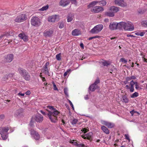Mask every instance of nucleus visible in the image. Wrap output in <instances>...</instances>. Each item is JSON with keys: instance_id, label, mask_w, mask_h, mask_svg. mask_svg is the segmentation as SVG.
I'll use <instances>...</instances> for the list:
<instances>
[{"instance_id": "nucleus-35", "label": "nucleus", "mask_w": 147, "mask_h": 147, "mask_svg": "<svg viewBox=\"0 0 147 147\" xmlns=\"http://www.w3.org/2000/svg\"><path fill=\"white\" fill-rule=\"evenodd\" d=\"M76 141V140H70V143H71L73 145H74L77 146V145H78V143H77V141Z\"/></svg>"}, {"instance_id": "nucleus-44", "label": "nucleus", "mask_w": 147, "mask_h": 147, "mask_svg": "<svg viewBox=\"0 0 147 147\" xmlns=\"http://www.w3.org/2000/svg\"><path fill=\"white\" fill-rule=\"evenodd\" d=\"M131 87H134V85H135L136 82H134L133 80L131 81L130 82Z\"/></svg>"}, {"instance_id": "nucleus-33", "label": "nucleus", "mask_w": 147, "mask_h": 147, "mask_svg": "<svg viewBox=\"0 0 147 147\" xmlns=\"http://www.w3.org/2000/svg\"><path fill=\"white\" fill-rule=\"evenodd\" d=\"M138 93L136 92H135L131 95V97L133 98L138 96Z\"/></svg>"}, {"instance_id": "nucleus-23", "label": "nucleus", "mask_w": 147, "mask_h": 147, "mask_svg": "<svg viewBox=\"0 0 147 147\" xmlns=\"http://www.w3.org/2000/svg\"><path fill=\"white\" fill-rule=\"evenodd\" d=\"M19 37L22 39L24 41L26 42L28 41V37L23 34H20L18 35Z\"/></svg>"}, {"instance_id": "nucleus-20", "label": "nucleus", "mask_w": 147, "mask_h": 147, "mask_svg": "<svg viewBox=\"0 0 147 147\" xmlns=\"http://www.w3.org/2000/svg\"><path fill=\"white\" fill-rule=\"evenodd\" d=\"M72 34L74 36H78L81 34V31L78 29H75L72 30Z\"/></svg>"}, {"instance_id": "nucleus-21", "label": "nucleus", "mask_w": 147, "mask_h": 147, "mask_svg": "<svg viewBox=\"0 0 147 147\" xmlns=\"http://www.w3.org/2000/svg\"><path fill=\"white\" fill-rule=\"evenodd\" d=\"M18 71L22 76H24L27 72L26 70L21 67H19L18 68Z\"/></svg>"}, {"instance_id": "nucleus-26", "label": "nucleus", "mask_w": 147, "mask_h": 147, "mask_svg": "<svg viewBox=\"0 0 147 147\" xmlns=\"http://www.w3.org/2000/svg\"><path fill=\"white\" fill-rule=\"evenodd\" d=\"M122 101L125 103H128L129 102V99L127 96L125 95H124L122 96Z\"/></svg>"}, {"instance_id": "nucleus-18", "label": "nucleus", "mask_w": 147, "mask_h": 147, "mask_svg": "<svg viewBox=\"0 0 147 147\" xmlns=\"http://www.w3.org/2000/svg\"><path fill=\"white\" fill-rule=\"evenodd\" d=\"M69 3V0H61L60 2V5L65 7Z\"/></svg>"}, {"instance_id": "nucleus-24", "label": "nucleus", "mask_w": 147, "mask_h": 147, "mask_svg": "<svg viewBox=\"0 0 147 147\" xmlns=\"http://www.w3.org/2000/svg\"><path fill=\"white\" fill-rule=\"evenodd\" d=\"M98 85H96L94 84H92L89 88V90L92 91H94L96 89L98 88Z\"/></svg>"}, {"instance_id": "nucleus-28", "label": "nucleus", "mask_w": 147, "mask_h": 147, "mask_svg": "<svg viewBox=\"0 0 147 147\" xmlns=\"http://www.w3.org/2000/svg\"><path fill=\"white\" fill-rule=\"evenodd\" d=\"M73 15L71 13L69 14L67 17V21L68 22H70L73 20Z\"/></svg>"}, {"instance_id": "nucleus-61", "label": "nucleus", "mask_w": 147, "mask_h": 147, "mask_svg": "<svg viewBox=\"0 0 147 147\" xmlns=\"http://www.w3.org/2000/svg\"><path fill=\"white\" fill-rule=\"evenodd\" d=\"M4 117V115H0V119H3Z\"/></svg>"}, {"instance_id": "nucleus-54", "label": "nucleus", "mask_w": 147, "mask_h": 147, "mask_svg": "<svg viewBox=\"0 0 147 147\" xmlns=\"http://www.w3.org/2000/svg\"><path fill=\"white\" fill-rule=\"evenodd\" d=\"M49 65V62H47L45 65L44 66V67H48Z\"/></svg>"}, {"instance_id": "nucleus-3", "label": "nucleus", "mask_w": 147, "mask_h": 147, "mask_svg": "<svg viewBox=\"0 0 147 147\" xmlns=\"http://www.w3.org/2000/svg\"><path fill=\"white\" fill-rule=\"evenodd\" d=\"M9 129L8 127H0V134L3 139L5 140L8 137V131Z\"/></svg>"}, {"instance_id": "nucleus-37", "label": "nucleus", "mask_w": 147, "mask_h": 147, "mask_svg": "<svg viewBox=\"0 0 147 147\" xmlns=\"http://www.w3.org/2000/svg\"><path fill=\"white\" fill-rule=\"evenodd\" d=\"M59 27L60 28H62L64 27V23L61 22L58 23Z\"/></svg>"}, {"instance_id": "nucleus-55", "label": "nucleus", "mask_w": 147, "mask_h": 147, "mask_svg": "<svg viewBox=\"0 0 147 147\" xmlns=\"http://www.w3.org/2000/svg\"><path fill=\"white\" fill-rule=\"evenodd\" d=\"M145 57V55H144L143 57H142V58L143 59V61L146 63H147V59L145 58L144 57Z\"/></svg>"}, {"instance_id": "nucleus-58", "label": "nucleus", "mask_w": 147, "mask_h": 147, "mask_svg": "<svg viewBox=\"0 0 147 147\" xmlns=\"http://www.w3.org/2000/svg\"><path fill=\"white\" fill-rule=\"evenodd\" d=\"M30 92L29 91H27L26 93L25 94L26 95H29L30 94Z\"/></svg>"}, {"instance_id": "nucleus-1", "label": "nucleus", "mask_w": 147, "mask_h": 147, "mask_svg": "<svg viewBox=\"0 0 147 147\" xmlns=\"http://www.w3.org/2000/svg\"><path fill=\"white\" fill-rule=\"evenodd\" d=\"M48 109H46L48 113L46 114L42 110L40 112L44 115L47 116L51 122L53 123L57 122L58 120L57 117L60 114V112L54 108L53 106H49L47 107Z\"/></svg>"}, {"instance_id": "nucleus-50", "label": "nucleus", "mask_w": 147, "mask_h": 147, "mask_svg": "<svg viewBox=\"0 0 147 147\" xmlns=\"http://www.w3.org/2000/svg\"><path fill=\"white\" fill-rule=\"evenodd\" d=\"M129 91L130 92H133L134 91V87H130V88H129Z\"/></svg>"}, {"instance_id": "nucleus-6", "label": "nucleus", "mask_w": 147, "mask_h": 147, "mask_svg": "<svg viewBox=\"0 0 147 147\" xmlns=\"http://www.w3.org/2000/svg\"><path fill=\"white\" fill-rule=\"evenodd\" d=\"M102 24H98L94 26L90 31V32L93 34H96L100 32L103 29Z\"/></svg>"}, {"instance_id": "nucleus-42", "label": "nucleus", "mask_w": 147, "mask_h": 147, "mask_svg": "<svg viewBox=\"0 0 147 147\" xmlns=\"http://www.w3.org/2000/svg\"><path fill=\"white\" fill-rule=\"evenodd\" d=\"M102 63L104 66H107L110 65V63L106 61H103L102 62Z\"/></svg>"}, {"instance_id": "nucleus-32", "label": "nucleus", "mask_w": 147, "mask_h": 147, "mask_svg": "<svg viewBox=\"0 0 147 147\" xmlns=\"http://www.w3.org/2000/svg\"><path fill=\"white\" fill-rule=\"evenodd\" d=\"M145 34V32H137L135 33V34L137 36H143Z\"/></svg>"}, {"instance_id": "nucleus-51", "label": "nucleus", "mask_w": 147, "mask_h": 147, "mask_svg": "<svg viewBox=\"0 0 147 147\" xmlns=\"http://www.w3.org/2000/svg\"><path fill=\"white\" fill-rule=\"evenodd\" d=\"M64 91L65 94V95L67 96L68 95V93H67V89L64 88Z\"/></svg>"}, {"instance_id": "nucleus-41", "label": "nucleus", "mask_w": 147, "mask_h": 147, "mask_svg": "<svg viewBox=\"0 0 147 147\" xmlns=\"http://www.w3.org/2000/svg\"><path fill=\"white\" fill-rule=\"evenodd\" d=\"M78 121L77 119H73L71 122L72 125H74L76 124Z\"/></svg>"}, {"instance_id": "nucleus-19", "label": "nucleus", "mask_w": 147, "mask_h": 147, "mask_svg": "<svg viewBox=\"0 0 147 147\" xmlns=\"http://www.w3.org/2000/svg\"><path fill=\"white\" fill-rule=\"evenodd\" d=\"M23 112V109L22 108H20L16 110L15 115L16 116L22 117L23 115L22 113Z\"/></svg>"}, {"instance_id": "nucleus-40", "label": "nucleus", "mask_w": 147, "mask_h": 147, "mask_svg": "<svg viewBox=\"0 0 147 147\" xmlns=\"http://www.w3.org/2000/svg\"><path fill=\"white\" fill-rule=\"evenodd\" d=\"M120 60L121 62H123L125 64L127 63V60H125L124 58H121Z\"/></svg>"}, {"instance_id": "nucleus-56", "label": "nucleus", "mask_w": 147, "mask_h": 147, "mask_svg": "<svg viewBox=\"0 0 147 147\" xmlns=\"http://www.w3.org/2000/svg\"><path fill=\"white\" fill-rule=\"evenodd\" d=\"M5 36V34H3L1 35V36H0V40H1V39L4 36Z\"/></svg>"}, {"instance_id": "nucleus-2", "label": "nucleus", "mask_w": 147, "mask_h": 147, "mask_svg": "<svg viewBox=\"0 0 147 147\" xmlns=\"http://www.w3.org/2000/svg\"><path fill=\"white\" fill-rule=\"evenodd\" d=\"M121 25V29L123 28L126 30L132 31L134 27L132 23L129 21L126 22H120Z\"/></svg>"}, {"instance_id": "nucleus-47", "label": "nucleus", "mask_w": 147, "mask_h": 147, "mask_svg": "<svg viewBox=\"0 0 147 147\" xmlns=\"http://www.w3.org/2000/svg\"><path fill=\"white\" fill-rule=\"evenodd\" d=\"M138 113L137 111H134V110H133L130 111V113L131 114L132 116L133 115L134 113Z\"/></svg>"}, {"instance_id": "nucleus-53", "label": "nucleus", "mask_w": 147, "mask_h": 147, "mask_svg": "<svg viewBox=\"0 0 147 147\" xmlns=\"http://www.w3.org/2000/svg\"><path fill=\"white\" fill-rule=\"evenodd\" d=\"M78 147H84L85 145L83 144H78V145L77 146Z\"/></svg>"}, {"instance_id": "nucleus-48", "label": "nucleus", "mask_w": 147, "mask_h": 147, "mask_svg": "<svg viewBox=\"0 0 147 147\" xmlns=\"http://www.w3.org/2000/svg\"><path fill=\"white\" fill-rule=\"evenodd\" d=\"M131 80L130 76L127 77L126 78V82H128L129 81H130Z\"/></svg>"}, {"instance_id": "nucleus-46", "label": "nucleus", "mask_w": 147, "mask_h": 147, "mask_svg": "<svg viewBox=\"0 0 147 147\" xmlns=\"http://www.w3.org/2000/svg\"><path fill=\"white\" fill-rule=\"evenodd\" d=\"M82 131H83L84 133H85L87 131H88V130L87 129H86V128H82V129L81 130Z\"/></svg>"}, {"instance_id": "nucleus-25", "label": "nucleus", "mask_w": 147, "mask_h": 147, "mask_svg": "<svg viewBox=\"0 0 147 147\" xmlns=\"http://www.w3.org/2000/svg\"><path fill=\"white\" fill-rule=\"evenodd\" d=\"M101 129L104 132L107 134H109V129L104 126H102L101 127Z\"/></svg>"}, {"instance_id": "nucleus-60", "label": "nucleus", "mask_w": 147, "mask_h": 147, "mask_svg": "<svg viewBox=\"0 0 147 147\" xmlns=\"http://www.w3.org/2000/svg\"><path fill=\"white\" fill-rule=\"evenodd\" d=\"M80 46L81 47V48H82V49H84V45H83V43H80Z\"/></svg>"}, {"instance_id": "nucleus-64", "label": "nucleus", "mask_w": 147, "mask_h": 147, "mask_svg": "<svg viewBox=\"0 0 147 147\" xmlns=\"http://www.w3.org/2000/svg\"><path fill=\"white\" fill-rule=\"evenodd\" d=\"M144 24L145 25V26L147 27V21H145V22H144Z\"/></svg>"}, {"instance_id": "nucleus-13", "label": "nucleus", "mask_w": 147, "mask_h": 147, "mask_svg": "<svg viewBox=\"0 0 147 147\" xmlns=\"http://www.w3.org/2000/svg\"><path fill=\"white\" fill-rule=\"evenodd\" d=\"M115 4L122 7H125L127 5V3L123 0H115Z\"/></svg>"}, {"instance_id": "nucleus-52", "label": "nucleus", "mask_w": 147, "mask_h": 147, "mask_svg": "<svg viewBox=\"0 0 147 147\" xmlns=\"http://www.w3.org/2000/svg\"><path fill=\"white\" fill-rule=\"evenodd\" d=\"M68 100V101H69V102L70 105H71V107H72V108L74 109V106L72 103V102H71V101L69 100Z\"/></svg>"}, {"instance_id": "nucleus-63", "label": "nucleus", "mask_w": 147, "mask_h": 147, "mask_svg": "<svg viewBox=\"0 0 147 147\" xmlns=\"http://www.w3.org/2000/svg\"><path fill=\"white\" fill-rule=\"evenodd\" d=\"M127 36L128 37H132L134 36L133 35L131 34H127Z\"/></svg>"}, {"instance_id": "nucleus-5", "label": "nucleus", "mask_w": 147, "mask_h": 147, "mask_svg": "<svg viewBox=\"0 0 147 147\" xmlns=\"http://www.w3.org/2000/svg\"><path fill=\"white\" fill-rule=\"evenodd\" d=\"M40 20L37 17L33 16L32 17L31 20V24L34 26L38 27L40 26L41 24Z\"/></svg>"}, {"instance_id": "nucleus-29", "label": "nucleus", "mask_w": 147, "mask_h": 147, "mask_svg": "<svg viewBox=\"0 0 147 147\" xmlns=\"http://www.w3.org/2000/svg\"><path fill=\"white\" fill-rule=\"evenodd\" d=\"M105 15L110 17H113L114 16L115 13H114L113 12L109 11V12H106L105 13Z\"/></svg>"}, {"instance_id": "nucleus-27", "label": "nucleus", "mask_w": 147, "mask_h": 147, "mask_svg": "<svg viewBox=\"0 0 147 147\" xmlns=\"http://www.w3.org/2000/svg\"><path fill=\"white\" fill-rule=\"evenodd\" d=\"M24 79L27 81L29 80L30 79V76L28 73L27 72L22 76Z\"/></svg>"}, {"instance_id": "nucleus-11", "label": "nucleus", "mask_w": 147, "mask_h": 147, "mask_svg": "<svg viewBox=\"0 0 147 147\" xmlns=\"http://www.w3.org/2000/svg\"><path fill=\"white\" fill-rule=\"evenodd\" d=\"M93 6L91 7L92 8L91 9V11L93 13H97L103 11L104 9L102 7L96 6L94 7Z\"/></svg>"}, {"instance_id": "nucleus-57", "label": "nucleus", "mask_w": 147, "mask_h": 147, "mask_svg": "<svg viewBox=\"0 0 147 147\" xmlns=\"http://www.w3.org/2000/svg\"><path fill=\"white\" fill-rule=\"evenodd\" d=\"M25 95L24 93H22L21 92H20L18 94V95L19 96H24Z\"/></svg>"}, {"instance_id": "nucleus-10", "label": "nucleus", "mask_w": 147, "mask_h": 147, "mask_svg": "<svg viewBox=\"0 0 147 147\" xmlns=\"http://www.w3.org/2000/svg\"><path fill=\"white\" fill-rule=\"evenodd\" d=\"M99 3L100 5H105L107 4L106 1L105 0H103L100 1H93L91 3L88 5L89 7H91L92 6L95 5L97 3Z\"/></svg>"}, {"instance_id": "nucleus-8", "label": "nucleus", "mask_w": 147, "mask_h": 147, "mask_svg": "<svg viewBox=\"0 0 147 147\" xmlns=\"http://www.w3.org/2000/svg\"><path fill=\"white\" fill-rule=\"evenodd\" d=\"M59 16L58 15H54L49 16L48 18L49 22H54L58 21L59 20Z\"/></svg>"}, {"instance_id": "nucleus-49", "label": "nucleus", "mask_w": 147, "mask_h": 147, "mask_svg": "<svg viewBox=\"0 0 147 147\" xmlns=\"http://www.w3.org/2000/svg\"><path fill=\"white\" fill-rule=\"evenodd\" d=\"M124 136L125 137V138L127 140H130V139L129 138V136L127 134H125L124 135Z\"/></svg>"}, {"instance_id": "nucleus-38", "label": "nucleus", "mask_w": 147, "mask_h": 147, "mask_svg": "<svg viewBox=\"0 0 147 147\" xmlns=\"http://www.w3.org/2000/svg\"><path fill=\"white\" fill-rule=\"evenodd\" d=\"M100 80L98 78H97L96 80L93 83L94 84L96 85H97V84L100 83Z\"/></svg>"}, {"instance_id": "nucleus-17", "label": "nucleus", "mask_w": 147, "mask_h": 147, "mask_svg": "<svg viewBox=\"0 0 147 147\" xmlns=\"http://www.w3.org/2000/svg\"><path fill=\"white\" fill-rule=\"evenodd\" d=\"M35 119L36 121L40 122L43 120V117L41 115L38 114L36 115Z\"/></svg>"}, {"instance_id": "nucleus-45", "label": "nucleus", "mask_w": 147, "mask_h": 147, "mask_svg": "<svg viewBox=\"0 0 147 147\" xmlns=\"http://www.w3.org/2000/svg\"><path fill=\"white\" fill-rule=\"evenodd\" d=\"M99 36H96L93 37H90L88 38V40H91L95 38H98Z\"/></svg>"}, {"instance_id": "nucleus-39", "label": "nucleus", "mask_w": 147, "mask_h": 147, "mask_svg": "<svg viewBox=\"0 0 147 147\" xmlns=\"http://www.w3.org/2000/svg\"><path fill=\"white\" fill-rule=\"evenodd\" d=\"M135 88L137 90H139V89H141L142 88H140V86L139 84H138V83L137 82H136V84L135 85Z\"/></svg>"}, {"instance_id": "nucleus-34", "label": "nucleus", "mask_w": 147, "mask_h": 147, "mask_svg": "<svg viewBox=\"0 0 147 147\" xmlns=\"http://www.w3.org/2000/svg\"><path fill=\"white\" fill-rule=\"evenodd\" d=\"M49 7V5H47L45 6L42 7V8H40L39 9V10L40 11H44L48 9Z\"/></svg>"}, {"instance_id": "nucleus-4", "label": "nucleus", "mask_w": 147, "mask_h": 147, "mask_svg": "<svg viewBox=\"0 0 147 147\" xmlns=\"http://www.w3.org/2000/svg\"><path fill=\"white\" fill-rule=\"evenodd\" d=\"M27 19V15L25 13L22 12L19 13L14 20L15 22L19 23L23 22Z\"/></svg>"}, {"instance_id": "nucleus-62", "label": "nucleus", "mask_w": 147, "mask_h": 147, "mask_svg": "<svg viewBox=\"0 0 147 147\" xmlns=\"http://www.w3.org/2000/svg\"><path fill=\"white\" fill-rule=\"evenodd\" d=\"M71 71V69H68L67 70V71H66L67 74L69 73Z\"/></svg>"}, {"instance_id": "nucleus-36", "label": "nucleus", "mask_w": 147, "mask_h": 147, "mask_svg": "<svg viewBox=\"0 0 147 147\" xmlns=\"http://www.w3.org/2000/svg\"><path fill=\"white\" fill-rule=\"evenodd\" d=\"M61 53H59L56 55V59L58 61H60L61 60Z\"/></svg>"}, {"instance_id": "nucleus-59", "label": "nucleus", "mask_w": 147, "mask_h": 147, "mask_svg": "<svg viewBox=\"0 0 147 147\" xmlns=\"http://www.w3.org/2000/svg\"><path fill=\"white\" fill-rule=\"evenodd\" d=\"M130 77L131 80H135L136 79V77L134 76H132Z\"/></svg>"}, {"instance_id": "nucleus-16", "label": "nucleus", "mask_w": 147, "mask_h": 147, "mask_svg": "<svg viewBox=\"0 0 147 147\" xmlns=\"http://www.w3.org/2000/svg\"><path fill=\"white\" fill-rule=\"evenodd\" d=\"M102 124L105 125L110 128L113 127L115 125L114 124L112 123L108 122L105 121H102Z\"/></svg>"}, {"instance_id": "nucleus-9", "label": "nucleus", "mask_w": 147, "mask_h": 147, "mask_svg": "<svg viewBox=\"0 0 147 147\" xmlns=\"http://www.w3.org/2000/svg\"><path fill=\"white\" fill-rule=\"evenodd\" d=\"M54 30L51 28L45 30L43 32V35L46 37H50L53 35Z\"/></svg>"}, {"instance_id": "nucleus-15", "label": "nucleus", "mask_w": 147, "mask_h": 147, "mask_svg": "<svg viewBox=\"0 0 147 147\" xmlns=\"http://www.w3.org/2000/svg\"><path fill=\"white\" fill-rule=\"evenodd\" d=\"M13 55L12 54H9L7 55L5 57V61L7 62H10L13 58Z\"/></svg>"}, {"instance_id": "nucleus-14", "label": "nucleus", "mask_w": 147, "mask_h": 147, "mask_svg": "<svg viewBox=\"0 0 147 147\" xmlns=\"http://www.w3.org/2000/svg\"><path fill=\"white\" fill-rule=\"evenodd\" d=\"M30 134L34 137L35 140H38L40 138V136L38 133L35 131L33 129H31V130Z\"/></svg>"}, {"instance_id": "nucleus-43", "label": "nucleus", "mask_w": 147, "mask_h": 147, "mask_svg": "<svg viewBox=\"0 0 147 147\" xmlns=\"http://www.w3.org/2000/svg\"><path fill=\"white\" fill-rule=\"evenodd\" d=\"M52 83L53 85V86L54 87L53 89L55 90H58V89L56 87V85L55 84L54 82V81L52 82Z\"/></svg>"}, {"instance_id": "nucleus-30", "label": "nucleus", "mask_w": 147, "mask_h": 147, "mask_svg": "<svg viewBox=\"0 0 147 147\" xmlns=\"http://www.w3.org/2000/svg\"><path fill=\"white\" fill-rule=\"evenodd\" d=\"M43 72L46 74L49 75V70L48 67H43Z\"/></svg>"}, {"instance_id": "nucleus-12", "label": "nucleus", "mask_w": 147, "mask_h": 147, "mask_svg": "<svg viewBox=\"0 0 147 147\" xmlns=\"http://www.w3.org/2000/svg\"><path fill=\"white\" fill-rule=\"evenodd\" d=\"M93 134L92 132H89L86 135H81V136L84 139H87L90 141H91L92 140Z\"/></svg>"}, {"instance_id": "nucleus-7", "label": "nucleus", "mask_w": 147, "mask_h": 147, "mask_svg": "<svg viewBox=\"0 0 147 147\" xmlns=\"http://www.w3.org/2000/svg\"><path fill=\"white\" fill-rule=\"evenodd\" d=\"M121 25L120 22L119 23L117 22H112L110 23L109 27L111 30H114L118 28L121 29Z\"/></svg>"}, {"instance_id": "nucleus-31", "label": "nucleus", "mask_w": 147, "mask_h": 147, "mask_svg": "<svg viewBox=\"0 0 147 147\" xmlns=\"http://www.w3.org/2000/svg\"><path fill=\"white\" fill-rule=\"evenodd\" d=\"M14 75V74H13L10 73L7 76L6 78H4V79L3 80L4 81H6V80L9 79V78L13 77Z\"/></svg>"}, {"instance_id": "nucleus-22", "label": "nucleus", "mask_w": 147, "mask_h": 147, "mask_svg": "<svg viewBox=\"0 0 147 147\" xmlns=\"http://www.w3.org/2000/svg\"><path fill=\"white\" fill-rule=\"evenodd\" d=\"M119 8L114 6H112L110 7L109 10L110 11L113 12L114 13L116 12L119 11Z\"/></svg>"}]
</instances>
